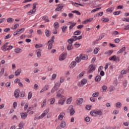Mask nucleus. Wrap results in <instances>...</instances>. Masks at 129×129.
Masks as SVG:
<instances>
[{
  "mask_svg": "<svg viewBox=\"0 0 129 129\" xmlns=\"http://www.w3.org/2000/svg\"><path fill=\"white\" fill-rule=\"evenodd\" d=\"M90 114L92 116H101V115H103V113L101 109H96L91 111L90 112Z\"/></svg>",
  "mask_w": 129,
  "mask_h": 129,
  "instance_id": "1",
  "label": "nucleus"
},
{
  "mask_svg": "<svg viewBox=\"0 0 129 129\" xmlns=\"http://www.w3.org/2000/svg\"><path fill=\"white\" fill-rule=\"evenodd\" d=\"M56 97L59 98L60 97V99L58 101V104L60 105H64L65 103V101H66V97L60 95V94H56Z\"/></svg>",
  "mask_w": 129,
  "mask_h": 129,
  "instance_id": "2",
  "label": "nucleus"
},
{
  "mask_svg": "<svg viewBox=\"0 0 129 129\" xmlns=\"http://www.w3.org/2000/svg\"><path fill=\"white\" fill-rule=\"evenodd\" d=\"M9 44V42L6 43L3 46H2L1 49L3 52H7V51H10V50H12L14 48L12 45L8 46Z\"/></svg>",
  "mask_w": 129,
  "mask_h": 129,
  "instance_id": "3",
  "label": "nucleus"
},
{
  "mask_svg": "<svg viewBox=\"0 0 129 129\" xmlns=\"http://www.w3.org/2000/svg\"><path fill=\"white\" fill-rule=\"evenodd\" d=\"M48 112H49V109H46L38 117H35L34 120H37V119H41L43 118V117L46 116L47 114H48Z\"/></svg>",
  "mask_w": 129,
  "mask_h": 129,
  "instance_id": "4",
  "label": "nucleus"
},
{
  "mask_svg": "<svg viewBox=\"0 0 129 129\" xmlns=\"http://www.w3.org/2000/svg\"><path fill=\"white\" fill-rule=\"evenodd\" d=\"M110 61H114V62H119V57H116V55H113L109 58Z\"/></svg>",
  "mask_w": 129,
  "mask_h": 129,
  "instance_id": "5",
  "label": "nucleus"
},
{
  "mask_svg": "<svg viewBox=\"0 0 129 129\" xmlns=\"http://www.w3.org/2000/svg\"><path fill=\"white\" fill-rule=\"evenodd\" d=\"M87 83V80L85 79H83L82 80L81 82H80L78 84V86H80V87H82L83 85H85Z\"/></svg>",
  "mask_w": 129,
  "mask_h": 129,
  "instance_id": "6",
  "label": "nucleus"
},
{
  "mask_svg": "<svg viewBox=\"0 0 129 129\" xmlns=\"http://www.w3.org/2000/svg\"><path fill=\"white\" fill-rule=\"evenodd\" d=\"M95 70V67H94V65H93V64H90L89 66V70L88 72V73H92V72H93V71H94Z\"/></svg>",
  "mask_w": 129,
  "mask_h": 129,
  "instance_id": "7",
  "label": "nucleus"
},
{
  "mask_svg": "<svg viewBox=\"0 0 129 129\" xmlns=\"http://www.w3.org/2000/svg\"><path fill=\"white\" fill-rule=\"evenodd\" d=\"M92 21H93V18H90L85 20L82 22V24L83 25H86V24H88V23H91Z\"/></svg>",
  "mask_w": 129,
  "mask_h": 129,
  "instance_id": "8",
  "label": "nucleus"
},
{
  "mask_svg": "<svg viewBox=\"0 0 129 129\" xmlns=\"http://www.w3.org/2000/svg\"><path fill=\"white\" fill-rule=\"evenodd\" d=\"M64 116H65V112H61L58 115L57 118L58 119H59V120H62L63 118H64Z\"/></svg>",
  "mask_w": 129,
  "mask_h": 129,
  "instance_id": "9",
  "label": "nucleus"
},
{
  "mask_svg": "<svg viewBox=\"0 0 129 129\" xmlns=\"http://www.w3.org/2000/svg\"><path fill=\"white\" fill-rule=\"evenodd\" d=\"M66 59V53H62L60 56L59 58V60L60 61H63V60H65Z\"/></svg>",
  "mask_w": 129,
  "mask_h": 129,
  "instance_id": "10",
  "label": "nucleus"
},
{
  "mask_svg": "<svg viewBox=\"0 0 129 129\" xmlns=\"http://www.w3.org/2000/svg\"><path fill=\"white\" fill-rule=\"evenodd\" d=\"M69 109L70 110L71 115H73L75 113V111L73 109V106L71 105L69 107Z\"/></svg>",
  "mask_w": 129,
  "mask_h": 129,
  "instance_id": "11",
  "label": "nucleus"
},
{
  "mask_svg": "<svg viewBox=\"0 0 129 129\" xmlns=\"http://www.w3.org/2000/svg\"><path fill=\"white\" fill-rule=\"evenodd\" d=\"M80 57L81 60H87V59H88V56L86 54H80Z\"/></svg>",
  "mask_w": 129,
  "mask_h": 129,
  "instance_id": "12",
  "label": "nucleus"
},
{
  "mask_svg": "<svg viewBox=\"0 0 129 129\" xmlns=\"http://www.w3.org/2000/svg\"><path fill=\"white\" fill-rule=\"evenodd\" d=\"M64 8V5L63 4H60L58 6V7L55 9V12H59Z\"/></svg>",
  "mask_w": 129,
  "mask_h": 129,
  "instance_id": "13",
  "label": "nucleus"
},
{
  "mask_svg": "<svg viewBox=\"0 0 129 129\" xmlns=\"http://www.w3.org/2000/svg\"><path fill=\"white\" fill-rule=\"evenodd\" d=\"M49 89V85H45L43 88L41 89V90L40 91V93H42V92H44V91H47Z\"/></svg>",
  "mask_w": 129,
  "mask_h": 129,
  "instance_id": "14",
  "label": "nucleus"
},
{
  "mask_svg": "<svg viewBox=\"0 0 129 129\" xmlns=\"http://www.w3.org/2000/svg\"><path fill=\"white\" fill-rule=\"evenodd\" d=\"M20 115L22 119H26L28 116V114L27 113H21Z\"/></svg>",
  "mask_w": 129,
  "mask_h": 129,
  "instance_id": "15",
  "label": "nucleus"
},
{
  "mask_svg": "<svg viewBox=\"0 0 129 129\" xmlns=\"http://www.w3.org/2000/svg\"><path fill=\"white\" fill-rule=\"evenodd\" d=\"M83 98H78L77 100V104H78V105H80V104H82V103H83Z\"/></svg>",
  "mask_w": 129,
  "mask_h": 129,
  "instance_id": "16",
  "label": "nucleus"
},
{
  "mask_svg": "<svg viewBox=\"0 0 129 129\" xmlns=\"http://www.w3.org/2000/svg\"><path fill=\"white\" fill-rule=\"evenodd\" d=\"M22 73V70L21 69H19L17 70V71L15 73V76H19Z\"/></svg>",
  "mask_w": 129,
  "mask_h": 129,
  "instance_id": "17",
  "label": "nucleus"
},
{
  "mask_svg": "<svg viewBox=\"0 0 129 129\" xmlns=\"http://www.w3.org/2000/svg\"><path fill=\"white\" fill-rule=\"evenodd\" d=\"M72 99H73V98L72 97H70L67 99L66 103L67 104H71V103L72 102Z\"/></svg>",
  "mask_w": 129,
  "mask_h": 129,
  "instance_id": "18",
  "label": "nucleus"
},
{
  "mask_svg": "<svg viewBox=\"0 0 129 129\" xmlns=\"http://www.w3.org/2000/svg\"><path fill=\"white\" fill-rule=\"evenodd\" d=\"M14 52L17 53V54H19L20 53H22V52H23V50H22L21 48H17L14 49Z\"/></svg>",
  "mask_w": 129,
  "mask_h": 129,
  "instance_id": "19",
  "label": "nucleus"
},
{
  "mask_svg": "<svg viewBox=\"0 0 129 129\" xmlns=\"http://www.w3.org/2000/svg\"><path fill=\"white\" fill-rule=\"evenodd\" d=\"M41 52H42V49H37L36 51L37 57H40L41 56V55H42V53H41Z\"/></svg>",
  "mask_w": 129,
  "mask_h": 129,
  "instance_id": "20",
  "label": "nucleus"
},
{
  "mask_svg": "<svg viewBox=\"0 0 129 129\" xmlns=\"http://www.w3.org/2000/svg\"><path fill=\"white\" fill-rule=\"evenodd\" d=\"M20 93V90H16L15 92H14V96L16 98H18L20 96L19 95Z\"/></svg>",
  "mask_w": 129,
  "mask_h": 129,
  "instance_id": "21",
  "label": "nucleus"
},
{
  "mask_svg": "<svg viewBox=\"0 0 129 129\" xmlns=\"http://www.w3.org/2000/svg\"><path fill=\"white\" fill-rule=\"evenodd\" d=\"M125 51V47H123L119 50L117 52V54H121V53H123Z\"/></svg>",
  "mask_w": 129,
  "mask_h": 129,
  "instance_id": "22",
  "label": "nucleus"
},
{
  "mask_svg": "<svg viewBox=\"0 0 129 129\" xmlns=\"http://www.w3.org/2000/svg\"><path fill=\"white\" fill-rule=\"evenodd\" d=\"M45 36L46 37H50V36L51 35V32H50V31H49L48 29H46L45 30Z\"/></svg>",
  "mask_w": 129,
  "mask_h": 129,
  "instance_id": "23",
  "label": "nucleus"
},
{
  "mask_svg": "<svg viewBox=\"0 0 129 129\" xmlns=\"http://www.w3.org/2000/svg\"><path fill=\"white\" fill-rule=\"evenodd\" d=\"M42 20L45 21V23H49L50 20H49V17L48 16H43L42 17Z\"/></svg>",
  "mask_w": 129,
  "mask_h": 129,
  "instance_id": "24",
  "label": "nucleus"
},
{
  "mask_svg": "<svg viewBox=\"0 0 129 129\" xmlns=\"http://www.w3.org/2000/svg\"><path fill=\"white\" fill-rule=\"evenodd\" d=\"M101 21H102L103 23H107L109 22V19H108V18H103L101 19Z\"/></svg>",
  "mask_w": 129,
  "mask_h": 129,
  "instance_id": "25",
  "label": "nucleus"
},
{
  "mask_svg": "<svg viewBox=\"0 0 129 129\" xmlns=\"http://www.w3.org/2000/svg\"><path fill=\"white\" fill-rule=\"evenodd\" d=\"M101 80V77L100 76H97L95 78V81L99 82Z\"/></svg>",
  "mask_w": 129,
  "mask_h": 129,
  "instance_id": "26",
  "label": "nucleus"
},
{
  "mask_svg": "<svg viewBox=\"0 0 129 129\" xmlns=\"http://www.w3.org/2000/svg\"><path fill=\"white\" fill-rule=\"evenodd\" d=\"M76 64H77L76 61H73L71 62V64L70 65V67H71V68H74V67L76 66Z\"/></svg>",
  "mask_w": 129,
  "mask_h": 129,
  "instance_id": "27",
  "label": "nucleus"
},
{
  "mask_svg": "<svg viewBox=\"0 0 129 129\" xmlns=\"http://www.w3.org/2000/svg\"><path fill=\"white\" fill-rule=\"evenodd\" d=\"M122 104L120 102H117L115 104V106L117 107V108H120L121 107Z\"/></svg>",
  "mask_w": 129,
  "mask_h": 129,
  "instance_id": "28",
  "label": "nucleus"
},
{
  "mask_svg": "<svg viewBox=\"0 0 129 129\" xmlns=\"http://www.w3.org/2000/svg\"><path fill=\"white\" fill-rule=\"evenodd\" d=\"M63 93H64V90L63 89H60L56 92L57 94H60V95H62Z\"/></svg>",
  "mask_w": 129,
  "mask_h": 129,
  "instance_id": "29",
  "label": "nucleus"
},
{
  "mask_svg": "<svg viewBox=\"0 0 129 129\" xmlns=\"http://www.w3.org/2000/svg\"><path fill=\"white\" fill-rule=\"evenodd\" d=\"M32 97H33V93L32 92H29L28 93V97H27L28 100H30V99H31V98H32Z\"/></svg>",
  "mask_w": 129,
  "mask_h": 129,
  "instance_id": "30",
  "label": "nucleus"
},
{
  "mask_svg": "<svg viewBox=\"0 0 129 129\" xmlns=\"http://www.w3.org/2000/svg\"><path fill=\"white\" fill-rule=\"evenodd\" d=\"M25 31V28H22L17 30L18 34H22Z\"/></svg>",
  "mask_w": 129,
  "mask_h": 129,
  "instance_id": "31",
  "label": "nucleus"
},
{
  "mask_svg": "<svg viewBox=\"0 0 129 129\" xmlns=\"http://www.w3.org/2000/svg\"><path fill=\"white\" fill-rule=\"evenodd\" d=\"M74 35H75V36H79V35H81V31L80 30L76 31L74 32Z\"/></svg>",
  "mask_w": 129,
  "mask_h": 129,
  "instance_id": "32",
  "label": "nucleus"
},
{
  "mask_svg": "<svg viewBox=\"0 0 129 129\" xmlns=\"http://www.w3.org/2000/svg\"><path fill=\"white\" fill-rule=\"evenodd\" d=\"M53 27L54 28V29H55V30H57V29H58V28H59V23L56 22L54 23L53 24Z\"/></svg>",
  "mask_w": 129,
  "mask_h": 129,
  "instance_id": "33",
  "label": "nucleus"
},
{
  "mask_svg": "<svg viewBox=\"0 0 129 129\" xmlns=\"http://www.w3.org/2000/svg\"><path fill=\"white\" fill-rule=\"evenodd\" d=\"M76 24H77L76 23H72L69 27V30H72V29L76 26Z\"/></svg>",
  "mask_w": 129,
  "mask_h": 129,
  "instance_id": "34",
  "label": "nucleus"
},
{
  "mask_svg": "<svg viewBox=\"0 0 129 129\" xmlns=\"http://www.w3.org/2000/svg\"><path fill=\"white\" fill-rule=\"evenodd\" d=\"M103 38L102 36L100 35L99 37V38L97 39L95 41H94V44H97V41H100Z\"/></svg>",
  "mask_w": 129,
  "mask_h": 129,
  "instance_id": "35",
  "label": "nucleus"
},
{
  "mask_svg": "<svg viewBox=\"0 0 129 129\" xmlns=\"http://www.w3.org/2000/svg\"><path fill=\"white\" fill-rule=\"evenodd\" d=\"M60 126L61 127L64 128L65 126H66V122L62 121H61L60 123Z\"/></svg>",
  "mask_w": 129,
  "mask_h": 129,
  "instance_id": "36",
  "label": "nucleus"
},
{
  "mask_svg": "<svg viewBox=\"0 0 129 129\" xmlns=\"http://www.w3.org/2000/svg\"><path fill=\"white\" fill-rule=\"evenodd\" d=\"M56 99H55V98H52L50 99V104H54V103H55V101Z\"/></svg>",
  "mask_w": 129,
  "mask_h": 129,
  "instance_id": "37",
  "label": "nucleus"
},
{
  "mask_svg": "<svg viewBox=\"0 0 129 129\" xmlns=\"http://www.w3.org/2000/svg\"><path fill=\"white\" fill-rule=\"evenodd\" d=\"M47 104V100L46 99H44L43 101V102L41 104V107H44L45 106V105Z\"/></svg>",
  "mask_w": 129,
  "mask_h": 129,
  "instance_id": "38",
  "label": "nucleus"
},
{
  "mask_svg": "<svg viewBox=\"0 0 129 129\" xmlns=\"http://www.w3.org/2000/svg\"><path fill=\"white\" fill-rule=\"evenodd\" d=\"M113 53V50H108L106 52H105V54H107V55H109L110 56L111 54Z\"/></svg>",
  "mask_w": 129,
  "mask_h": 129,
  "instance_id": "39",
  "label": "nucleus"
},
{
  "mask_svg": "<svg viewBox=\"0 0 129 129\" xmlns=\"http://www.w3.org/2000/svg\"><path fill=\"white\" fill-rule=\"evenodd\" d=\"M57 90H58V88H56L55 87H53L51 90V93H54V92H55V91H57Z\"/></svg>",
  "mask_w": 129,
  "mask_h": 129,
  "instance_id": "40",
  "label": "nucleus"
},
{
  "mask_svg": "<svg viewBox=\"0 0 129 129\" xmlns=\"http://www.w3.org/2000/svg\"><path fill=\"white\" fill-rule=\"evenodd\" d=\"M113 7L109 8L106 10V12H108L109 13H112V12H113Z\"/></svg>",
  "mask_w": 129,
  "mask_h": 129,
  "instance_id": "41",
  "label": "nucleus"
},
{
  "mask_svg": "<svg viewBox=\"0 0 129 129\" xmlns=\"http://www.w3.org/2000/svg\"><path fill=\"white\" fill-rule=\"evenodd\" d=\"M102 89L103 92H105L107 90V86L106 85H103V86H102Z\"/></svg>",
  "mask_w": 129,
  "mask_h": 129,
  "instance_id": "42",
  "label": "nucleus"
},
{
  "mask_svg": "<svg viewBox=\"0 0 129 129\" xmlns=\"http://www.w3.org/2000/svg\"><path fill=\"white\" fill-rule=\"evenodd\" d=\"M42 47H43V44H42L41 43H40V44H36L35 45V48L36 49H39V48H41Z\"/></svg>",
  "mask_w": 129,
  "mask_h": 129,
  "instance_id": "43",
  "label": "nucleus"
},
{
  "mask_svg": "<svg viewBox=\"0 0 129 129\" xmlns=\"http://www.w3.org/2000/svg\"><path fill=\"white\" fill-rule=\"evenodd\" d=\"M60 85H61V84H60V83L59 82H57L54 87L56 88H59V87H60Z\"/></svg>",
  "mask_w": 129,
  "mask_h": 129,
  "instance_id": "44",
  "label": "nucleus"
},
{
  "mask_svg": "<svg viewBox=\"0 0 129 129\" xmlns=\"http://www.w3.org/2000/svg\"><path fill=\"white\" fill-rule=\"evenodd\" d=\"M72 13H73L74 14H76V15H78V16H80V15H81V13H80V12H79V11L77 10L73 11H72Z\"/></svg>",
  "mask_w": 129,
  "mask_h": 129,
  "instance_id": "45",
  "label": "nucleus"
},
{
  "mask_svg": "<svg viewBox=\"0 0 129 129\" xmlns=\"http://www.w3.org/2000/svg\"><path fill=\"white\" fill-rule=\"evenodd\" d=\"M99 95V92H96L92 94L93 97H97Z\"/></svg>",
  "mask_w": 129,
  "mask_h": 129,
  "instance_id": "46",
  "label": "nucleus"
},
{
  "mask_svg": "<svg viewBox=\"0 0 129 129\" xmlns=\"http://www.w3.org/2000/svg\"><path fill=\"white\" fill-rule=\"evenodd\" d=\"M24 125H25V123L21 122L19 124V126L20 127L19 128H23V127H24Z\"/></svg>",
  "mask_w": 129,
  "mask_h": 129,
  "instance_id": "47",
  "label": "nucleus"
},
{
  "mask_svg": "<svg viewBox=\"0 0 129 129\" xmlns=\"http://www.w3.org/2000/svg\"><path fill=\"white\" fill-rule=\"evenodd\" d=\"M68 50H69V51H70V50H72V49H73V46H72V44H69L68 45Z\"/></svg>",
  "mask_w": 129,
  "mask_h": 129,
  "instance_id": "48",
  "label": "nucleus"
},
{
  "mask_svg": "<svg viewBox=\"0 0 129 129\" xmlns=\"http://www.w3.org/2000/svg\"><path fill=\"white\" fill-rule=\"evenodd\" d=\"M47 44H48V49H52V47H53V42H49V43L47 42Z\"/></svg>",
  "mask_w": 129,
  "mask_h": 129,
  "instance_id": "49",
  "label": "nucleus"
},
{
  "mask_svg": "<svg viewBox=\"0 0 129 129\" xmlns=\"http://www.w3.org/2000/svg\"><path fill=\"white\" fill-rule=\"evenodd\" d=\"M13 22H14V19H13L12 18H9L7 19V23H13Z\"/></svg>",
  "mask_w": 129,
  "mask_h": 129,
  "instance_id": "50",
  "label": "nucleus"
},
{
  "mask_svg": "<svg viewBox=\"0 0 129 129\" xmlns=\"http://www.w3.org/2000/svg\"><path fill=\"white\" fill-rule=\"evenodd\" d=\"M76 62H77V63H80V62H81V58L80 57V56H77L76 58Z\"/></svg>",
  "mask_w": 129,
  "mask_h": 129,
  "instance_id": "51",
  "label": "nucleus"
},
{
  "mask_svg": "<svg viewBox=\"0 0 129 129\" xmlns=\"http://www.w3.org/2000/svg\"><path fill=\"white\" fill-rule=\"evenodd\" d=\"M66 29H67V26L64 25L62 27H61L62 33H65L66 32Z\"/></svg>",
  "mask_w": 129,
  "mask_h": 129,
  "instance_id": "52",
  "label": "nucleus"
},
{
  "mask_svg": "<svg viewBox=\"0 0 129 129\" xmlns=\"http://www.w3.org/2000/svg\"><path fill=\"white\" fill-rule=\"evenodd\" d=\"M124 31H129V24L126 25L124 26Z\"/></svg>",
  "mask_w": 129,
  "mask_h": 129,
  "instance_id": "53",
  "label": "nucleus"
},
{
  "mask_svg": "<svg viewBox=\"0 0 129 129\" xmlns=\"http://www.w3.org/2000/svg\"><path fill=\"white\" fill-rule=\"evenodd\" d=\"M35 13H36V10H32L28 12V14L29 15H33V14H35Z\"/></svg>",
  "mask_w": 129,
  "mask_h": 129,
  "instance_id": "54",
  "label": "nucleus"
},
{
  "mask_svg": "<svg viewBox=\"0 0 129 129\" xmlns=\"http://www.w3.org/2000/svg\"><path fill=\"white\" fill-rule=\"evenodd\" d=\"M101 8H98L95 9H93V10L91 11V13H95V12H97L100 10Z\"/></svg>",
  "mask_w": 129,
  "mask_h": 129,
  "instance_id": "55",
  "label": "nucleus"
},
{
  "mask_svg": "<svg viewBox=\"0 0 129 129\" xmlns=\"http://www.w3.org/2000/svg\"><path fill=\"white\" fill-rule=\"evenodd\" d=\"M56 77H57V75L53 74L51 77V80H55Z\"/></svg>",
  "mask_w": 129,
  "mask_h": 129,
  "instance_id": "56",
  "label": "nucleus"
},
{
  "mask_svg": "<svg viewBox=\"0 0 129 129\" xmlns=\"http://www.w3.org/2000/svg\"><path fill=\"white\" fill-rule=\"evenodd\" d=\"M112 36H116V35H118V31H114L112 32Z\"/></svg>",
  "mask_w": 129,
  "mask_h": 129,
  "instance_id": "57",
  "label": "nucleus"
},
{
  "mask_svg": "<svg viewBox=\"0 0 129 129\" xmlns=\"http://www.w3.org/2000/svg\"><path fill=\"white\" fill-rule=\"evenodd\" d=\"M98 51H99V49L98 48H95L94 50V54H95V55H96V54L98 53Z\"/></svg>",
  "mask_w": 129,
  "mask_h": 129,
  "instance_id": "58",
  "label": "nucleus"
},
{
  "mask_svg": "<svg viewBox=\"0 0 129 129\" xmlns=\"http://www.w3.org/2000/svg\"><path fill=\"white\" fill-rule=\"evenodd\" d=\"M28 107H29V104L28 103H27L24 105V110H27V109H28Z\"/></svg>",
  "mask_w": 129,
  "mask_h": 129,
  "instance_id": "59",
  "label": "nucleus"
},
{
  "mask_svg": "<svg viewBox=\"0 0 129 129\" xmlns=\"http://www.w3.org/2000/svg\"><path fill=\"white\" fill-rule=\"evenodd\" d=\"M122 21L123 22H129V18H123Z\"/></svg>",
  "mask_w": 129,
  "mask_h": 129,
  "instance_id": "60",
  "label": "nucleus"
},
{
  "mask_svg": "<svg viewBox=\"0 0 129 129\" xmlns=\"http://www.w3.org/2000/svg\"><path fill=\"white\" fill-rule=\"evenodd\" d=\"M73 41H74V40L72 38H70L68 40V42L71 44H72V43H73Z\"/></svg>",
  "mask_w": 129,
  "mask_h": 129,
  "instance_id": "61",
  "label": "nucleus"
},
{
  "mask_svg": "<svg viewBox=\"0 0 129 129\" xmlns=\"http://www.w3.org/2000/svg\"><path fill=\"white\" fill-rule=\"evenodd\" d=\"M72 39L74 41H77V40H78V38L76 36H73Z\"/></svg>",
  "mask_w": 129,
  "mask_h": 129,
  "instance_id": "62",
  "label": "nucleus"
},
{
  "mask_svg": "<svg viewBox=\"0 0 129 129\" xmlns=\"http://www.w3.org/2000/svg\"><path fill=\"white\" fill-rule=\"evenodd\" d=\"M121 12L120 11H116L113 12V15H114L115 16H117L118 15H119V14H120Z\"/></svg>",
  "mask_w": 129,
  "mask_h": 129,
  "instance_id": "63",
  "label": "nucleus"
},
{
  "mask_svg": "<svg viewBox=\"0 0 129 129\" xmlns=\"http://www.w3.org/2000/svg\"><path fill=\"white\" fill-rule=\"evenodd\" d=\"M118 112H119L118 110L115 109L113 111V113L114 114H118Z\"/></svg>",
  "mask_w": 129,
  "mask_h": 129,
  "instance_id": "64",
  "label": "nucleus"
}]
</instances>
